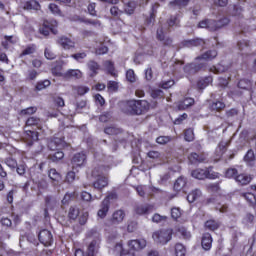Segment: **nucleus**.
I'll return each instance as SVG.
<instances>
[{
	"mask_svg": "<svg viewBox=\"0 0 256 256\" xmlns=\"http://www.w3.org/2000/svg\"><path fill=\"white\" fill-rule=\"evenodd\" d=\"M137 221H129L128 226H127V231L129 233H133L134 231L137 230Z\"/></svg>",
	"mask_w": 256,
	"mask_h": 256,
	"instance_id": "62",
	"label": "nucleus"
},
{
	"mask_svg": "<svg viewBox=\"0 0 256 256\" xmlns=\"http://www.w3.org/2000/svg\"><path fill=\"white\" fill-rule=\"evenodd\" d=\"M136 191L140 197H145L147 193V188L146 186H138L136 187Z\"/></svg>",
	"mask_w": 256,
	"mask_h": 256,
	"instance_id": "64",
	"label": "nucleus"
},
{
	"mask_svg": "<svg viewBox=\"0 0 256 256\" xmlns=\"http://www.w3.org/2000/svg\"><path fill=\"white\" fill-rule=\"evenodd\" d=\"M212 82H213V78L206 77V78L200 79L198 81L197 87H198V89H205V87H208L209 83H212Z\"/></svg>",
	"mask_w": 256,
	"mask_h": 256,
	"instance_id": "40",
	"label": "nucleus"
},
{
	"mask_svg": "<svg viewBox=\"0 0 256 256\" xmlns=\"http://www.w3.org/2000/svg\"><path fill=\"white\" fill-rule=\"evenodd\" d=\"M33 113H37V107H29L21 110L20 115H33Z\"/></svg>",
	"mask_w": 256,
	"mask_h": 256,
	"instance_id": "57",
	"label": "nucleus"
},
{
	"mask_svg": "<svg viewBox=\"0 0 256 256\" xmlns=\"http://www.w3.org/2000/svg\"><path fill=\"white\" fill-rule=\"evenodd\" d=\"M57 43H58V45H61L62 48L67 49V50L75 48V42L65 36L60 37L57 40Z\"/></svg>",
	"mask_w": 256,
	"mask_h": 256,
	"instance_id": "11",
	"label": "nucleus"
},
{
	"mask_svg": "<svg viewBox=\"0 0 256 256\" xmlns=\"http://www.w3.org/2000/svg\"><path fill=\"white\" fill-rule=\"evenodd\" d=\"M199 197H201V190L195 189L188 194L187 201L188 203H195Z\"/></svg>",
	"mask_w": 256,
	"mask_h": 256,
	"instance_id": "31",
	"label": "nucleus"
},
{
	"mask_svg": "<svg viewBox=\"0 0 256 256\" xmlns=\"http://www.w3.org/2000/svg\"><path fill=\"white\" fill-rule=\"evenodd\" d=\"M26 126L27 127L36 126V127H38V129H41V119L32 116V117L27 119Z\"/></svg>",
	"mask_w": 256,
	"mask_h": 256,
	"instance_id": "34",
	"label": "nucleus"
},
{
	"mask_svg": "<svg viewBox=\"0 0 256 256\" xmlns=\"http://www.w3.org/2000/svg\"><path fill=\"white\" fill-rule=\"evenodd\" d=\"M104 67L107 69L108 73L110 75L115 76V66L113 65V62L107 60L104 62Z\"/></svg>",
	"mask_w": 256,
	"mask_h": 256,
	"instance_id": "50",
	"label": "nucleus"
},
{
	"mask_svg": "<svg viewBox=\"0 0 256 256\" xmlns=\"http://www.w3.org/2000/svg\"><path fill=\"white\" fill-rule=\"evenodd\" d=\"M174 251L176 256H185L187 253V249H185V246L181 243H177L174 246Z\"/></svg>",
	"mask_w": 256,
	"mask_h": 256,
	"instance_id": "39",
	"label": "nucleus"
},
{
	"mask_svg": "<svg viewBox=\"0 0 256 256\" xmlns=\"http://www.w3.org/2000/svg\"><path fill=\"white\" fill-rule=\"evenodd\" d=\"M104 133H106V135H119V133H121V129L110 126L105 128Z\"/></svg>",
	"mask_w": 256,
	"mask_h": 256,
	"instance_id": "48",
	"label": "nucleus"
},
{
	"mask_svg": "<svg viewBox=\"0 0 256 256\" xmlns=\"http://www.w3.org/2000/svg\"><path fill=\"white\" fill-rule=\"evenodd\" d=\"M107 185H109V178H107V176H100L99 178H96V181L93 183L94 189H98L99 191L105 189Z\"/></svg>",
	"mask_w": 256,
	"mask_h": 256,
	"instance_id": "13",
	"label": "nucleus"
},
{
	"mask_svg": "<svg viewBox=\"0 0 256 256\" xmlns=\"http://www.w3.org/2000/svg\"><path fill=\"white\" fill-rule=\"evenodd\" d=\"M135 100H129L122 104L121 109L126 115H135Z\"/></svg>",
	"mask_w": 256,
	"mask_h": 256,
	"instance_id": "12",
	"label": "nucleus"
},
{
	"mask_svg": "<svg viewBox=\"0 0 256 256\" xmlns=\"http://www.w3.org/2000/svg\"><path fill=\"white\" fill-rule=\"evenodd\" d=\"M210 71L212 73H215V75H219V73H225L227 71V67H225L221 64H218L217 66H212L210 68Z\"/></svg>",
	"mask_w": 256,
	"mask_h": 256,
	"instance_id": "41",
	"label": "nucleus"
},
{
	"mask_svg": "<svg viewBox=\"0 0 256 256\" xmlns=\"http://www.w3.org/2000/svg\"><path fill=\"white\" fill-rule=\"evenodd\" d=\"M252 180L253 177L247 174H239L235 177V181H237V183H239L240 185H249V183H251Z\"/></svg>",
	"mask_w": 256,
	"mask_h": 256,
	"instance_id": "21",
	"label": "nucleus"
},
{
	"mask_svg": "<svg viewBox=\"0 0 256 256\" xmlns=\"http://www.w3.org/2000/svg\"><path fill=\"white\" fill-rule=\"evenodd\" d=\"M100 243H101V241L99 239L93 240L88 246L87 255L88 256L97 255V253H99Z\"/></svg>",
	"mask_w": 256,
	"mask_h": 256,
	"instance_id": "15",
	"label": "nucleus"
},
{
	"mask_svg": "<svg viewBox=\"0 0 256 256\" xmlns=\"http://www.w3.org/2000/svg\"><path fill=\"white\" fill-rule=\"evenodd\" d=\"M167 23L168 27H179V23H181V21L179 20V16H171Z\"/></svg>",
	"mask_w": 256,
	"mask_h": 256,
	"instance_id": "44",
	"label": "nucleus"
},
{
	"mask_svg": "<svg viewBox=\"0 0 256 256\" xmlns=\"http://www.w3.org/2000/svg\"><path fill=\"white\" fill-rule=\"evenodd\" d=\"M195 104V100L193 98H185L182 101H179L176 104V109L178 111H185V109H189L192 105Z\"/></svg>",
	"mask_w": 256,
	"mask_h": 256,
	"instance_id": "10",
	"label": "nucleus"
},
{
	"mask_svg": "<svg viewBox=\"0 0 256 256\" xmlns=\"http://www.w3.org/2000/svg\"><path fill=\"white\" fill-rule=\"evenodd\" d=\"M37 75H39V73L36 70H29L26 79L27 81H35Z\"/></svg>",
	"mask_w": 256,
	"mask_h": 256,
	"instance_id": "58",
	"label": "nucleus"
},
{
	"mask_svg": "<svg viewBox=\"0 0 256 256\" xmlns=\"http://www.w3.org/2000/svg\"><path fill=\"white\" fill-rule=\"evenodd\" d=\"M212 243H213V238L211 237V234L205 233L202 237V248L205 251H209V249H211Z\"/></svg>",
	"mask_w": 256,
	"mask_h": 256,
	"instance_id": "20",
	"label": "nucleus"
},
{
	"mask_svg": "<svg viewBox=\"0 0 256 256\" xmlns=\"http://www.w3.org/2000/svg\"><path fill=\"white\" fill-rule=\"evenodd\" d=\"M87 67L89 71H91L90 76L95 77L97 73H99V69H101V66L94 60H90L87 63Z\"/></svg>",
	"mask_w": 256,
	"mask_h": 256,
	"instance_id": "25",
	"label": "nucleus"
},
{
	"mask_svg": "<svg viewBox=\"0 0 256 256\" xmlns=\"http://www.w3.org/2000/svg\"><path fill=\"white\" fill-rule=\"evenodd\" d=\"M225 25H229V19L227 18H223L219 21L208 19V31H217V29H221V27H225Z\"/></svg>",
	"mask_w": 256,
	"mask_h": 256,
	"instance_id": "8",
	"label": "nucleus"
},
{
	"mask_svg": "<svg viewBox=\"0 0 256 256\" xmlns=\"http://www.w3.org/2000/svg\"><path fill=\"white\" fill-rule=\"evenodd\" d=\"M149 102L147 100H135L134 115H143L149 111Z\"/></svg>",
	"mask_w": 256,
	"mask_h": 256,
	"instance_id": "7",
	"label": "nucleus"
},
{
	"mask_svg": "<svg viewBox=\"0 0 256 256\" xmlns=\"http://www.w3.org/2000/svg\"><path fill=\"white\" fill-rule=\"evenodd\" d=\"M68 217L69 219H72L73 221H75V219L79 217V208L70 207L68 212Z\"/></svg>",
	"mask_w": 256,
	"mask_h": 256,
	"instance_id": "47",
	"label": "nucleus"
},
{
	"mask_svg": "<svg viewBox=\"0 0 256 256\" xmlns=\"http://www.w3.org/2000/svg\"><path fill=\"white\" fill-rule=\"evenodd\" d=\"M173 237V230H159L153 233L152 238L154 239L155 243L160 245H167L171 238Z\"/></svg>",
	"mask_w": 256,
	"mask_h": 256,
	"instance_id": "1",
	"label": "nucleus"
},
{
	"mask_svg": "<svg viewBox=\"0 0 256 256\" xmlns=\"http://www.w3.org/2000/svg\"><path fill=\"white\" fill-rule=\"evenodd\" d=\"M44 55L45 57L48 59V60H53L57 57V55H55V53L52 52L51 49L49 48H46L45 51H44Z\"/></svg>",
	"mask_w": 256,
	"mask_h": 256,
	"instance_id": "63",
	"label": "nucleus"
},
{
	"mask_svg": "<svg viewBox=\"0 0 256 256\" xmlns=\"http://www.w3.org/2000/svg\"><path fill=\"white\" fill-rule=\"evenodd\" d=\"M48 9L51 11V13H53V15H62L61 9H59V6L55 3L49 4Z\"/></svg>",
	"mask_w": 256,
	"mask_h": 256,
	"instance_id": "52",
	"label": "nucleus"
},
{
	"mask_svg": "<svg viewBox=\"0 0 256 256\" xmlns=\"http://www.w3.org/2000/svg\"><path fill=\"white\" fill-rule=\"evenodd\" d=\"M49 85H51V81H49V80L39 81L36 84V90L43 91V89H47V87H49Z\"/></svg>",
	"mask_w": 256,
	"mask_h": 256,
	"instance_id": "45",
	"label": "nucleus"
},
{
	"mask_svg": "<svg viewBox=\"0 0 256 256\" xmlns=\"http://www.w3.org/2000/svg\"><path fill=\"white\" fill-rule=\"evenodd\" d=\"M128 247L130 251H141V249H145L147 247V241L144 239L141 240H131L128 242Z\"/></svg>",
	"mask_w": 256,
	"mask_h": 256,
	"instance_id": "9",
	"label": "nucleus"
},
{
	"mask_svg": "<svg viewBox=\"0 0 256 256\" xmlns=\"http://www.w3.org/2000/svg\"><path fill=\"white\" fill-rule=\"evenodd\" d=\"M5 163L10 169H16L17 167V161L13 158H6Z\"/></svg>",
	"mask_w": 256,
	"mask_h": 256,
	"instance_id": "61",
	"label": "nucleus"
},
{
	"mask_svg": "<svg viewBox=\"0 0 256 256\" xmlns=\"http://www.w3.org/2000/svg\"><path fill=\"white\" fill-rule=\"evenodd\" d=\"M49 178L53 181L54 185L61 183V174L56 169L49 170Z\"/></svg>",
	"mask_w": 256,
	"mask_h": 256,
	"instance_id": "27",
	"label": "nucleus"
},
{
	"mask_svg": "<svg viewBox=\"0 0 256 256\" xmlns=\"http://www.w3.org/2000/svg\"><path fill=\"white\" fill-rule=\"evenodd\" d=\"M206 229H209L210 231H215L219 229V223L215 222V220H208L205 223Z\"/></svg>",
	"mask_w": 256,
	"mask_h": 256,
	"instance_id": "42",
	"label": "nucleus"
},
{
	"mask_svg": "<svg viewBox=\"0 0 256 256\" xmlns=\"http://www.w3.org/2000/svg\"><path fill=\"white\" fill-rule=\"evenodd\" d=\"M186 185L187 179L181 176L174 183V191H181Z\"/></svg>",
	"mask_w": 256,
	"mask_h": 256,
	"instance_id": "28",
	"label": "nucleus"
},
{
	"mask_svg": "<svg viewBox=\"0 0 256 256\" xmlns=\"http://www.w3.org/2000/svg\"><path fill=\"white\" fill-rule=\"evenodd\" d=\"M201 64H187L186 66H184V71L188 74V75H195V73H199V71H201Z\"/></svg>",
	"mask_w": 256,
	"mask_h": 256,
	"instance_id": "18",
	"label": "nucleus"
},
{
	"mask_svg": "<svg viewBox=\"0 0 256 256\" xmlns=\"http://www.w3.org/2000/svg\"><path fill=\"white\" fill-rule=\"evenodd\" d=\"M107 213H109V202L108 200H103L101 207L98 210V217H100V219H105V217H107Z\"/></svg>",
	"mask_w": 256,
	"mask_h": 256,
	"instance_id": "19",
	"label": "nucleus"
},
{
	"mask_svg": "<svg viewBox=\"0 0 256 256\" xmlns=\"http://www.w3.org/2000/svg\"><path fill=\"white\" fill-rule=\"evenodd\" d=\"M191 0H174L169 2V7L172 9H183V7H187Z\"/></svg>",
	"mask_w": 256,
	"mask_h": 256,
	"instance_id": "23",
	"label": "nucleus"
},
{
	"mask_svg": "<svg viewBox=\"0 0 256 256\" xmlns=\"http://www.w3.org/2000/svg\"><path fill=\"white\" fill-rule=\"evenodd\" d=\"M126 79L127 81H129V83H135V81H137V78L135 76V71H133L132 69L128 70L126 72Z\"/></svg>",
	"mask_w": 256,
	"mask_h": 256,
	"instance_id": "53",
	"label": "nucleus"
},
{
	"mask_svg": "<svg viewBox=\"0 0 256 256\" xmlns=\"http://www.w3.org/2000/svg\"><path fill=\"white\" fill-rule=\"evenodd\" d=\"M18 39L15 36H4V41H2V46L4 49H9V43L10 45H15L17 43Z\"/></svg>",
	"mask_w": 256,
	"mask_h": 256,
	"instance_id": "30",
	"label": "nucleus"
},
{
	"mask_svg": "<svg viewBox=\"0 0 256 256\" xmlns=\"http://www.w3.org/2000/svg\"><path fill=\"white\" fill-rule=\"evenodd\" d=\"M199 45H205V41L203 39H194L184 42V47H199Z\"/></svg>",
	"mask_w": 256,
	"mask_h": 256,
	"instance_id": "33",
	"label": "nucleus"
},
{
	"mask_svg": "<svg viewBox=\"0 0 256 256\" xmlns=\"http://www.w3.org/2000/svg\"><path fill=\"white\" fill-rule=\"evenodd\" d=\"M63 157H65V154L63 153V151H56L52 154H49L48 159H50V161H53L54 163H56V161H61V159H63Z\"/></svg>",
	"mask_w": 256,
	"mask_h": 256,
	"instance_id": "38",
	"label": "nucleus"
},
{
	"mask_svg": "<svg viewBox=\"0 0 256 256\" xmlns=\"http://www.w3.org/2000/svg\"><path fill=\"white\" fill-rule=\"evenodd\" d=\"M123 219H125V211L117 210L112 215V223L113 225H119V223H123Z\"/></svg>",
	"mask_w": 256,
	"mask_h": 256,
	"instance_id": "17",
	"label": "nucleus"
},
{
	"mask_svg": "<svg viewBox=\"0 0 256 256\" xmlns=\"http://www.w3.org/2000/svg\"><path fill=\"white\" fill-rule=\"evenodd\" d=\"M72 91H74V93H77V95L83 96L86 93H89V87L83 85L73 86Z\"/></svg>",
	"mask_w": 256,
	"mask_h": 256,
	"instance_id": "35",
	"label": "nucleus"
},
{
	"mask_svg": "<svg viewBox=\"0 0 256 256\" xmlns=\"http://www.w3.org/2000/svg\"><path fill=\"white\" fill-rule=\"evenodd\" d=\"M169 141H171V138L169 136H159L158 138H156V143H158L159 145H167Z\"/></svg>",
	"mask_w": 256,
	"mask_h": 256,
	"instance_id": "56",
	"label": "nucleus"
},
{
	"mask_svg": "<svg viewBox=\"0 0 256 256\" xmlns=\"http://www.w3.org/2000/svg\"><path fill=\"white\" fill-rule=\"evenodd\" d=\"M63 62H57L56 65L52 68V74L55 75V77H63Z\"/></svg>",
	"mask_w": 256,
	"mask_h": 256,
	"instance_id": "36",
	"label": "nucleus"
},
{
	"mask_svg": "<svg viewBox=\"0 0 256 256\" xmlns=\"http://www.w3.org/2000/svg\"><path fill=\"white\" fill-rule=\"evenodd\" d=\"M91 175L94 179H99V177H103V169L100 166H97L92 170Z\"/></svg>",
	"mask_w": 256,
	"mask_h": 256,
	"instance_id": "51",
	"label": "nucleus"
},
{
	"mask_svg": "<svg viewBox=\"0 0 256 256\" xmlns=\"http://www.w3.org/2000/svg\"><path fill=\"white\" fill-rule=\"evenodd\" d=\"M116 251H120V256H135V251L133 250H123V244L118 243L115 246Z\"/></svg>",
	"mask_w": 256,
	"mask_h": 256,
	"instance_id": "32",
	"label": "nucleus"
},
{
	"mask_svg": "<svg viewBox=\"0 0 256 256\" xmlns=\"http://www.w3.org/2000/svg\"><path fill=\"white\" fill-rule=\"evenodd\" d=\"M38 239L42 245H45V247H49V245L53 244V234H51V231L49 230L44 229L40 231Z\"/></svg>",
	"mask_w": 256,
	"mask_h": 256,
	"instance_id": "6",
	"label": "nucleus"
},
{
	"mask_svg": "<svg viewBox=\"0 0 256 256\" xmlns=\"http://www.w3.org/2000/svg\"><path fill=\"white\" fill-rule=\"evenodd\" d=\"M225 109V104L219 100H216L210 104V110L211 111H223Z\"/></svg>",
	"mask_w": 256,
	"mask_h": 256,
	"instance_id": "37",
	"label": "nucleus"
},
{
	"mask_svg": "<svg viewBox=\"0 0 256 256\" xmlns=\"http://www.w3.org/2000/svg\"><path fill=\"white\" fill-rule=\"evenodd\" d=\"M57 21H45L42 25V27L39 29L41 35H44V37H48L49 32L53 33V35H57Z\"/></svg>",
	"mask_w": 256,
	"mask_h": 256,
	"instance_id": "3",
	"label": "nucleus"
},
{
	"mask_svg": "<svg viewBox=\"0 0 256 256\" xmlns=\"http://www.w3.org/2000/svg\"><path fill=\"white\" fill-rule=\"evenodd\" d=\"M251 81L247 80V79H242L238 82V87L239 89H246L249 90L251 89Z\"/></svg>",
	"mask_w": 256,
	"mask_h": 256,
	"instance_id": "46",
	"label": "nucleus"
},
{
	"mask_svg": "<svg viewBox=\"0 0 256 256\" xmlns=\"http://www.w3.org/2000/svg\"><path fill=\"white\" fill-rule=\"evenodd\" d=\"M215 57H217V51L209 50L202 55L196 57V61H212V59H215Z\"/></svg>",
	"mask_w": 256,
	"mask_h": 256,
	"instance_id": "16",
	"label": "nucleus"
},
{
	"mask_svg": "<svg viewBox=\"0 0 256 256\" xmlns=\"http://www.w3.org/2000/svg\"><path fill=\"white\" fill-rule=\"evenodd\" d=\"M22 7L26 11H30L31 9H34L35 11H39V9H41V5H39V2L35 0L24 2L22 4Z\"/></svg>",
	"mask_w": 256,
	"mask_h": 256,
	"instance_id": "24",
	"label": "nucleus"
},
{
	"mask_svg": "<svg viewBox=\"0 0 256 256\" xmlns=\"http://www.w3.org/2000/svg\"><path fill=\"white\" fill-rule=\"evenodd\" d=\"M86 163L87 156L84 153L75 154L71 160L72 169H79V167H84Z\"/></svg>",
	"mask_w": 256,
	"mask_h": 256,
	"instance_id": "5",
	"label": "nucleus"
},
{
	"mask_svg": "<svg viewBox=\"0 0 256 256\" xmlns=\"http://www.w3.org/2000/svg\"><path fill=\"white\" fill-rule=\"evenodd\" d=\"M65 147H67V142L63 138L54 137L48 142L50 151H59V149H65Z\"/></svg>",
	"mask_w": 256,
	"mask_h": 256,
	"instance_id": "4",
	"label": "nucleus"
},
{
	"mask_svg": "<svg viewBox=\"0 0 256 256\" xmlns=\"http://www.w3.org/2000/svg\"><path fill=\"white\" fill-rule=\"evenodd\" d=\"M64 79H81L83 72L79 69H70L63 74Z\"/></svg>",
	"mask_w": 256,
	"mask_h": 256,
	"instance_id": "14",
	"label": "nucleus"
},
{
	"mask_svg": "<svg viewBox=\"0 0 256 256\" xmlns=\"http://www.w3.org/2000/svg\"><path fill=\"white\" fill-rule=\"evenodd\" d=\"M238 48L240 51H244L245 54L249 53V41L242 40L238 42Z\"/></svg>",
	"mask_w": 256,
	"mask_h": 256,
	"instance_id": "43",
	"label": "nucleus"
},
{
	"mask_svg": "<svg viewBox=\"0 0 256 256\" xmlns=\"http://www.w3.org/2000/svg\"><path fill=\"white\" fill-rule=\"evenodd\" d=\"M26 139L28 141V145H33V141H38L39 133L33 130H26Z\"/></svg>",
	"mask_w": 256,
	"mask_h": 256,
	"instance_id": "26",
	"label": "nucleus"
},
{
	"mask_svg": "<svg viewBox=\"0 0 256 256\" xmlns=\"http://www.w3.org/2000/svg\"><path fill=\"white\" fill-rule=\"evenodd\" d=\"M110 14L112 15V17H116L118 19V17H121V15H123V11H121L117 6H113L110 9Z\"/></svg>",
	"mask_w": 256,
	"mask_h": 256,
	"instance_id": "55",
	"label": "nucleus"
},
{
	"mask_svg": "<svg viewBox=\"0 0 256 256\" xmlns=\"http://www.w3.org/2000/svg\"><path fill=\"white\" fill-rule=\"evenodd\" d=\"M184 138L186 141H193L195 139V134L193 133V129L189 128L184 133Z\"/></svg>",
	"mask_w": 256,
	"mask_h": 256,
	"instance_id": "54",
	"label": "nucleus"
},
{
	"mask_svg": "<svg viewBox=\"0 0 256 256\" xmlns=\"http://www.w3.org/2000/svg\"><path fill=\"white\" fill-rule=\"evenodd\" d=\"M45 203L48 209H53V207H55V205L57 204V201L51 196H46Z\"/></svg>",
	"mask_w": 256,
	"mask_h": 256,
	"instance_id": "49",
	"label": "nucleus"
},
{
	"mask_svg": "<svg viewBox=\"0 0 256 256\" xmlns=\"http://www.w3.org/2000/svg\"><path fill=\"white\" fill-rule=\"evenodd\" d=\"M153 207L151 205H138L135 207L136 215H147V213H151Z\"/></svg>",
	"mask_w": 256,
	"mask_h": 256,
	"instance_id": "22",
	"label": "nucleus"
},
{
	"mask_svg": "<svg viewBox=\"0 0 256 256\" xmlns=\"http://www.w3.org/2000/svg\"><path fill=\"white\" fill-rule=\"evenodd\" d=\"M191 175L194 177V179H215L217 177V174L211 173V170L209 168H197L191 172Z\"/></svg>",
	"mask_w": 256,
	"mask_h": 256,
	"instance_id": "2",
	"label": "nucleus"
},
{
	"mask_svg": "<svg viewBox=\"0 0 256 256\" xmlns=\"http://www.w3.org/2000/svg\"><path fill=\"white\" fill-rule=\"evenodd\" d=\"M178 233L183 236V239H191V233L184 227L179 228Z\"/></svg>",
	"mask_w": 256,
	"mask_h": 256,
	"instance_id": "59",
	"label": "nucleus"
},
{
	"mask_svg": "<svg viewBox=\"0 0 256 256\" xmlns=\"http://www.w3.org/2000/svg\"><path fill=\"white\" fill-rule=\"evenodd\" d=\"M190 163H203L207 158L204 155H199L197 153H191L188 156Z\"/></svg>",
	"mask_w": 256,
	"mask_h": 256,
	"instance_id": "29",
	"label": "nucleus"
},
{
	"mask_svg": "<svg viewBox=\"0 0 256 256\" xmlns=\"http://www.w3.org/2000/svg\"><path fill=\"white\" fill-rule=\"evenodd\" d=\"M33 53H35V46H28L22 51L20 57H24V55H33Z\"/></svg>",
	"mask_w": 256,
	"mask_h": 256,
	"instance_id": "60",
	"label": "nucleus"
}]
</instances>
